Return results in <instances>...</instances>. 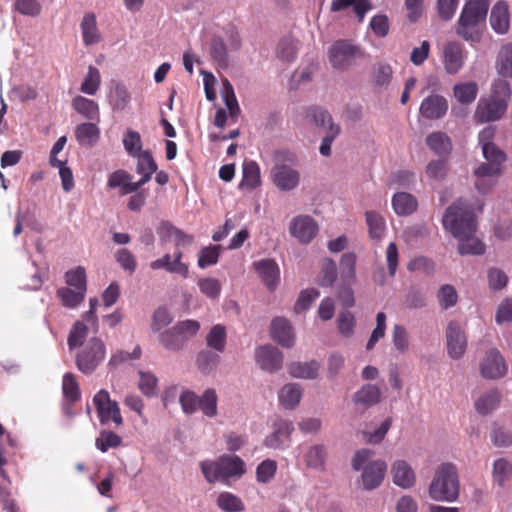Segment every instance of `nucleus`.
<instances>
[{
    "label": "nucleus",
    "mask_w": 512,
    "mask_h": 512,
    "mask_svg": "<svg viewBox=\"0 0 512 512\" xmlns=\"http://www.w3.org/2000/svg\"><path fill=\"white\" fill-rule=\"evenodd\" d=\"M115 259L119 265L129 274H133L137 268V262L134 255L126 248L119 249L115 253Z\"/></svg>",
    "instance_id": "62"
},
{
    "label": "nucleus",
    "mask_w": 512,
    "mask_h": 512,
    "mask_svg": "<svg viewBox=\"0 0 512 512\" xmlns=\"http://www.w3.org/2000/svg\"><path fill=\"white\" fill-rule=\"evenodd\" d=\"M374 455L373 450L361 449L357 451L352 459V467L356 471L363 469L361 478L363 487L372 490L380 486L384 480L387 465L383 460H375L367 463Z\"/></svg>",
    "instance_id": "6"
},
{
    "label": "nucleus",
    "mask_w": 512,
    "mask_h": 512,
    "mask_svg": "<svg viewBox=\"0 0 512 512\" xmlns=\"http://www.w3.org/2000/svg\"><path fill=\"white\" fill-rule=\"evenodd\" d=\"M501 395L497 390H491L480 396L475 402V409L481 415L491 413L499 405Z\"/></svg>",
    "instance_id": "38"
},
{
    "label": "nucleus",
    "mask_w": 512,
    "mask_h": 512,
    "mask_svg": "<svg viewBox=\"0 0 512 512\" xmlns=\"http://www.w3.org/2000/svg\"><path fill=\"white\" fill-rule=\"evenodd\" d=\"M386 330V314L384 312H379L376 315V327L371 333V336L367 342L366 349L372 350L375 344L385 336Z\"/></svg>",
    "instance_id": "57"
},
{
    "label": "nucleus",
    "mask_w": 512,
    "mask_h": 512,
    "mask_svg": "<svg viewBox=\"0 0 512 512\" xmlns=\"http://www.w3.org/2000/svg\"><path fill=\"white\" fill-rule=\"evenodd\" d=\"M179 402L186 414H193L199 410L200 397L193 391L185 390L181 393Z\"/></svg>",
    "instance_id": "58"
},
{
    "label": "nucleus",
    "mask_w": 512,
    "mask_h": 512,
    "mask_svg": "<svg viewBox=\"0 0 512 512\" xmlns=\"http://www.w3.org/2000/svg\"><path fill=\"white\" fill-rule=\"evenodd\" d=\"M132 175L125 170H117L111 173L108 177L107 185L110 188H120L121 195L131 194L132 192H126V185H131Z\"/></svg>",
    "instance_id": "52"
},
{
    "label": "nucleus",
    "mask_w": 512,
    "mask_h": 512,
    "mask_svg": "<svg viewBox=\"0 0 512 512\" xmlns=\"http://www.w3.org/2000/svg\"><path fill=\"white\" fill-rule=\"evenodd\" d=\"M220 251V245H210L202 248L198 254V266L204 269L215 265L218 262Z\"/></svg>",
    "instance_id": "51"
},
{
    "label": "nucleus",
    "mask_w": 512,
    "mask_h": 512,
    "mask_svg": "<svg viewBox=\"0 0 512 512\" xmlns=\"http://www.w3.org/2000/svg\"><path fill=\"white\" fill-rule=\"evenodd\" d=\"M444 68L449 74H456L464 64V46L459 42H449L444 48Z\"/></svg>",
    "instance_id": "22"
},
{
    "label": "nucleus",
    "mask_w": 512,
    "mask_h": 512,
    "mask_svg": "<svg viewBox=\"0 0 512 512\" xmlns=\"http://www.w3.org/2000/svg\"><path fill=\"white\" fill-rule=\"evenodd\" d=\"M289 231L300 242L309 243L316 236L318 225L312 217L300 215L293 218Z\"/></svg>",
    "instance_id": "18"
},
{
    "label": "nucleus",
    "mask_w": 512,
    "mask_h": 512,
    "mask_svg": "<svg viewBox=\"0 0 512 512\" xmlns=\"http://www.w3.org/2000/svg\"><path fill=\"white\" fill-rule=\"evenodd\" d=\"M217 394L212 388L204 391L200 397L199 410L207 417H215L217 415Z\"/></svg>",
    "instance_id": "44"
},
{
    "label": "nucleus",
    "mask_w": 512,
    "mask_h": 512,
    "mask_svg": "<svg viewBox=\"0 0 512 512\" xmlns=\"http://www.w3.org/2000/svg\"><path fill=\"white\" fill-rule=\"evenodd\" d=\"M80 30L82 34L83 44L92 46L99 44L103 37L97 25V18L94 12L84 14L80 22Z\"/></svg>",
    "instance_id": "23"
},
{
    "label": "nucleus",
    "mask_w": 512,
    "mask_h": 512,
    "mask_svg": "<svg viewBox=\"0 0 512 512\" xmlns=\"http://www.w3.org/2000/svg\"><path fill=\"white\" fill-rule=\"evenodd\" d=\"M138 388L146 397H154L158 394V379L151 372L139 371Z\"/></svg>",
    "instance_id": "46"
},
{
    "label": "nucleus",
    "mask_w": 512,
    "mask_h": 512,
    "mask_svg": "<svg viewBox=\"0 0 512 512\" xmlns=\"http://www.w3.org/2000/svg\"><path fill=\"white\" fill-rule=\"evenodd\" d=\"M368 234L372 240H381L386 232V222L384 217L376 211L365 212Z\"/></svg>",
    "instance_id": "29"
},
{
    "label": "nucleus",
    "mask_w": 512,
    "mask_h": 512,
    "mask_svg": "<svg viewBox=\"0 0 512 512\" xmlns=\"http://www.w3.org/2000/svg\"><path fill=\"white\" fill-rule=\"evenodd\" d=\"M495 132L494 127L488 126L478 136L485 162L480 163L473 174L475 188L482 194L490 192L496 186L504 172V163L507 161V154L493 142Z\"/></svg>",
    "instance_id": "2"
},
{
    "label": "nucleus",
    "mask_w": 512,
    "mask_h": 512,
    "mask_svg": "<svg viewBox=\"0 0 512 512\" xmlns=\"http://www.w3.org/2000/svg\"><path fill=\"white\" fill-rule=\"evenodd\" d=\"M380 398V389L376 385L366 384L354 394L353 401L356 404L370 407L377 404L380 401Z\"/></svg>",
    "instance_id": "32"
},
{
    "label": "nucleus",
    "mask_w": 512,
    "mask_h": 512,
    "mask_svg": "<svg viewBox=\"0 0 512 512\" xmlns=\"http://www.w3.org/2000/svg\"><path fill=\"white\" fill-rule=\"evenodd\" d=\"M122 439L116 433L109 430H102L95 440L97 449L105 453L110 448H117L121 445Z\"/></svg>",
    "instance_id": "47"
},
{
    "label": "nucleus",
    "mask_w": 512,
    "mask_h": 512,
    "mask_svg": "<svg viewBox=\"0 0 512 512\" xmlns=\"http://www.w3.org/2000/svg\"><path fill=\"white\" fill-rule=\"evenodd\" d=\"M261 183L260 168L255 161L245 162L243 165V179L241 186L254 189Z\"/></svg>",
    "instance_id": "41"
},
{
    "label": "nucleus",
    "mask_w": 512,
    "mask_h": 512,
    "mask_svg": "<svg viewBox=\"0 0 512 512\" xmlns=\"http://www.w3.org/2000/svg\"><path fill=\"white\" fill-rule=\"evenodd\" d=\"M14 6L20 14L31 17L38 16L42 10L37 0H16Z\"/></svg>",
    "instance_id": "63"
},
{
    "label": "nucleus",
    "mask_w": 512,
    "mask_h": 512,
    "mask_svg": "<svg viewBox=\"0 0 512 512\" xmlns=\"http://www.w3.org/2000/svg\"><path fill=\"white\" fill-rule=\"evenodd\" d=\"M288 370L293 377L314 379L318 375L319 363L315 360L310 362H293L289 364Z\"/></svg>",
    "instance_id": "33"
},
{
    "label": "nucleus",
    "mask_w": 512,
    "mask_h": 512,
    "mask_svg": "<svg viewBox=\"0 0 512 512\" xmlns=\"http://www.w3.org/2000/svg\"><path fill=\"white\" fill-rule=\"evenodd\" d=\"M87 334H88V328L87 326L80 322V321H77L70 333H69V336H68V347L70 350H73L75 349L76 347H79L80 345H82L84 339L87 337Z\"/></svg>",
    "instance_id": "56"
},
{
    "label": "nucleus",
    "mask_w": 512,
    "mask_h": 512,
    "mask_svg": "<svg viewBox=\"0 0 512 512\" xmlns=\"http://www.w3.org/2000/svg\"><path fill=\"white\" fill-rule=\"evenodd\" d=\"M393 482L397 486L407 489L415 484V473L411 466L404 460H397L392 465Z\"/></svg>",
    "instance_id": "25"
},
{
    "label": "nucleus",
    "mask_w": 512,
    "mask_h": 512,
    "mask_svg": "<svg viewBox=\"0 0 512 512\" xmlns=\"http://www.w3.org/2000/svg\"><path fill=\"white\" fill-rule=\"evenodd\" d=\"M438 301L443 309H448L456 305L458 300V294L456 289L451 285H443L438 292Z\"/></svg>",
    "instance_id": "60"
},
{
    "label": "nucleus",
    "mask_w": 512,
    "mask_h": 512,
    "mask_svg": "<svg viewBox=\"0 0 512 512\" xmlns=\"http://www.w3.org/2000/svg\"><path fill=\"white\" fill-rule=\"evenodd\" d=\"M106 354L104 343L98 338H91L77 354L78 369L85 374L92 373L104 360Z\"/></svg>",
    "instance_id": "9"
},
{
    "label": "nucleus",
    "mask_w": 512,
    "mask_h": 512,
    "mask_svg": "<svg viewBox=\"0 0 512 512\" xmlns=\"http://www.w3.org/2000/svg\"><path fill=\"white\" fill-rule=\"evenodd\" d=\"M201 471L209 483L241 477L246 469L245 462L237 455H222L217 461H203Z\"/></svg>",
    "instance_id": "7"
},
{
    "label": "nucleus",
    "mask_w": 512,
    "mask_h": 512,
    "mask_svg": "<svg viewBox=\"0 0 512 512\" xmlns=\"http://www.w3.org/2000/svg\"><path fill=\"white\" fill-rule=\"evenodd\" d=\"M227 333L225 326L214 325L206 336V344L212 350L222 353L226 346Z\"/></svg>",
    "instance_id": "36"
},
{
    "label": "nucleus",
    "mask_w": 512,
    "mask_h": 512,
    "mask_svg": "<svg viewBox=\"0 0 512 512\" xmlns=\"http://www.w3.org/2000/svg\"><path fill=\"white\" fill-rule=\"evenodd\" d=\"M73 109L89 120H94L99 117L98 104L91 99L83 96H76L72 100Z\"/></svg>",
    "instance_id": "34"
},
{
    "label": "nucleus",
    "mask_w": 512,
    "mask_h": 512,
    "mask_svg": "<svg viewBox=\"0 0 512 512\" xmlns=\"http://www.w3.org/2000/svg\"><path fill=\"white\" fill-rule=\"evenodd\" d=\"M445 230L458 239L460 255H482L485 244L476 237L477 222L474 208L464 199H458L450 205L442 218Z\"/></svg>",
    "instance_id": "1"
},
{
    "label": "nucleus",
    "mask_w": 512,
    "mask_h": 512,
    "mask_svg": "<svg viewBox=\"0 0 512 512\" xmlns=\"http://www.w3.org/2000/svg\"><path fill=\"white\" fill-rule=\"evenodd\" d=\"M223 88H224V102L226 107L229 110V114L231 117H235L240 113V108L238 105V101L236 99L234 89L232 84L227 80H223Z\"/></svg>",
    "instance_id": "59"
},
{
    "label": "nucleus",
    "mask_w": 512,
    "mask_h": 512,
    "mask_svg": "<svg viewBox=\"0 0 512 512\" xmlns=\"http://www.w3.org/2000/svg\"><path fill=\"white\" fill-rule=\"evenodd\" d=\"M453 94L459 103L471 104L477 97L478 85L473 81L456 84L453 88Z\"/></svg>",
    "instance_id": "37"
},
{
    "label": "nucleus",
    "mask_w": 512,
    "mask_h": 512,
    "mask_svg": "<svg viewBox=\"0 0 512 512\" xmlns=\"http://www.w3.org/2000/svg\"><path fill=\"white\" fill-rule=\"evenodd\" d=\"M326 459V451L323 445H314L305 454V463L308 467L322 469Z\"/></svg>",
    "instance_id": "50"
},
{
    "label": "nucleus",
    "mask_w": 512,
    "mask_h": 512,
    "mask_svg": "<svg viewBox=\"0 0 512 512\" xmlns=\"http://www.w3.org/2000/svg\"><path fill=\"white\" fill-rule=\"evenodd\" d=\"M62 391L65 399L70 403L80 399L79 385L72 373H66L63 376Z\"/></svg>",
    "instance_id": "48"
},
{
    "label": "nucleus",
    "mask_w": 512,
    "mask_h": 512,
    "mask_svg": "<svg viewBox=\"0 0 512 512\" xmlns=\"http://www.w3.org/2000/svg\"><path fill=\"white\" fill-rule=\"evenodd\" d=\"M392 206L397 215L406 216L417 209L418 203L413 195L407 192H399L393 196Z\"/></svg>",
    "instance_id": "28"
},
{
    "label": "nucleus",
    "mask_w": 512,
    "mask_h": 512,
    "mask_svg": "<svg viewBox=\"0 0 512 512\" xmlns=\"http://www.w3.org/2000/svg\"><path fill=\"white\" fill-rule=\"evenodd\" d=\"M101 74L98 68L90 65L80 86V91L87 95H95L101 86Z\"/></svg>",
    "instance_id": "39"
},
{
    "label": "nucleus",
    "mask_w": 512,
    "mask_h": 512,
    "mask_svg": "<svg viewBox=\"0 0 512 512\" xmlns=\"http://www.w3.org/2000/svg\"><path fill=\"white\" fill-rule=\"evenodd\" d=\"M357 52V47L340 40L330 48L329 59L334 68L344 70L351 65Z\"/></svg>",
    "instance_id": "16"
},
{
    "label": "nucleus",
    "mask_w": 512,
    "mask_h": 512,
    "mask_svg": "<svg viewBox=\"0 0 512 512\" xmlns=\"http://www.w3.org/2000/svg\"><path fill=\"white\" fill-rule=\"evenodd\" d=\"M490 25L492 29L498 34H505L509 30L510 16L508 5L503 2H497L490 14Z\"/></svg>",
    "instance_id": "24"
},
{
    "label": "nucleus",
    "mask_w": 512,
    "mask_h": 512,
    "mask_svg": "<svg viewBox=\"0 0 512 512\" xmlns=\"http://www.w3.org/2000/svg\"><path fill=\"white\" fill-rule=\"evenodd\" d=\"M277 472V463L272 459L263 460L256 468V480L261 484L269 483Z\"/></svg>",
    "instance_id": "53"
},
{
    "label": "nucleus",
    "mask_w": 512,
    "mask_h": 512,
    "mask_svg": "<svg viewBox=\"0 0 512 512\" xmlns=\"http://www.w3.org/2000/svg\"><path fill=\"white\" fill-rule=\"evenodd\" d=\"M492 476L499 486H503L512 477V464L505 458L495 460Z\"/></svg>",
    "instance_id": "42"
},
{
    "label": "nucleus",
    "mask_w": 512,
    "mask_h": 512,
    "mask_svg": "<svg viewBox=\"0 0 512 512\" xmlns=\"http://www.w3.org/2000/svg\"><path fill=\"white\" fill-rule=\"evenodd\" d=\"M497 69L500 75L512 77V44H507L500 50Z\"/></svg>",
    "instance_id": "49"
},
{
    "label": "nucleus",
    "mask_w": 512,
    "mask_h": 512,
    "mask_svg": "<svg viewBox=\"0 0 512 512\" xmlns=\"http://www.w3.org/2000/svg\"><path fill=\"white\" fill-rule=\"evenodd\" d=\"M357 256L353 252L344 253L339 262L341 286H352L356 283Z\"/></svg>",
    "instance_id": "26"
},
{
    "label": "nucleus",
    "mask_w": 512,
    "mask_h": 512,
    "mask_svg": "<svg viewBox=\"0 0 512 512\" xmlns=\"http://www.w3.org/2000/svg\"><path fill=\"white\" fill-rule=\"evenodd\" d=\"M86 292L78 291L70 287H61L57 290V296L63 306L67 308H76L85 298Z\"/></svg>",
    "instance_id": "40"
},
{
    "label": "nucleus",
    "mask_w": 512,
    "mask_h": 512,
    "mask_svg": "<svg viewBox=\"0 0 512 512\" xmlns=\"http://www.w3.org/2000/svg\"><path fill=\"white\" fill-rule=\"evenodd\" d=\"M255 359L257 365L262 370L269 373L280 370L283 365L282 352L272 345H263L257 348L255 351Z\"/></svg>",
    "instance_id": "15"
},
{
    "label": "nucleus",
    "mask_w": 512,
    "mask_h": 512,
    "mask_svg": "<svg viewBox=\"0 0 512 512\" xmlns=\"http://www.w3.org/2000/svg\"><path fill=\"white\" fill-rule=\"evenodd\" d=\"M123 145L127 153L136 157L142 151L141 136L137 131L128 130L123 138Z\"/></svg>",
    "instance_id": "55"
},
{
    "label": "nucleus",
    "mask_w": 512,
    "mask_h": 512,
    "mask_svg": "<svg viewBox=\"0 0 512 512\" xmlns=\"http://www.w3.org/2000/svg\"><path fill=\"white\" fill-rule=\"evenodd\" d=\"M428 147L437 155L443 156L450 154L452 150L451 140L443 132H433L426 138Z\"/></svg>",
    "instance_id": "31"
},
{
    "label": "nucleus",
    "mask_w": 512,
    "mask_h": 512,
    "mask_svg": "<svg viewBox=\"0 0 512 512\" xmlns=\"http://www.w3.org/2000/svg\"><path fill=\"white\" fill-rule=\"evenodd\" d=\"M302 391L298 384L291 383L282 387L279 392V401L287 409L296 407L301 399Z\"/></svg>",
    "instance_id": "35"
},
{
    "label": "nucleus",
    "mask_w": 512,
    "mask_h": 512,
    "mask_svg": "<svg viewBox=\"0 0 512 512\" xmlns=\"http://www.w3.org/2000/svg\"><path fill=\"white\" fill-rule=\"evenodd\" d=\"M218 507L225 512H242L245 505L242 500L230 492H223L217 498Z\"/></svg>",
    "instance_id": "43"
},
{
    "label": "nucleus",
    "mask_w": 512,
    "mask_h": 512,
    "mask_svg": "<svg viewBox=\"0 0 512 512\" xmlns=\"http://www.w3.org/2000/svg\"><path fill=\"white\" fill-rule=\"evenodd\" d=\"M480 373L486 379H500L507 374V364L497 349H490L480 362Z\"/></svg>",
    "instance_id": "12"
},
{
    "label": "nucleus",
    "mask_w": 512,
    "mask_h": 512,
    "mask_svg": "<svg viewBox=\"0 0 512 512\" xmlns=\"http://www.w3.org/2000/svg\"><path fill=\"white\" fill-rule=\"evenodd\" d=\"M294 430L293 424L289 421H281L277 429L265 439V445L272 449L282 448L290 440Z\"/></svg>",
    "instance_id": "27"
},
{
    "label": "nucleus",
    "mask_w": 512,
    "mask_h": 512,
    "mask_svg": "<svg viewBox=\"0 0 512 512\" xmlns=\"http://www.w3.org/2000/svg\"><path fill=\"white\" fill-rule=\"evenodd\" d=\"M253 268L267 289L274 291L280 280L278 264L273 259H261L253 263Z\"/></svg>",
    "instance_id": "19"
},
{
    "label": "nucleus",
    "mask_w": 512,
    "mask_h": 512,
    "mask_svg": "<svg viewBox=\"0 0 512 512\" xmlns=\"http://www.w3.org/2000/svg\"><path fill=\"white\" fill-rule=\"evenodd\" d=\"M162 230L167 238L174 240L176 250L173 253V259L169 253H166L163 257L152 261L150 263L151 269H164L169 273L187 278L189 275V265L182 261L183 252L180 247L191 245L194 242L193 235L186 234L184 231L168 222L163 223Z\"/></svg>",
    "instance_id": "3"
},
{
    "label": "nucleus",
    "mask_w": 512,
    "mask_h": 512,
    "mask_svg": "<svg viewBox=\"0 0 512 512\" xmlns=\"http://www.w3.org/2000/svg\"><path fill=\"white\" fill-rule=\"evenodd\" d=\"M459 0H436L438 16L443 21L451 20L457 10Z\"/></svg>",
    "instance_id": "61"
},
{
    "label": "nucleus",
    "mask_w": 512,
    "mask_h": 512,
    "mask_svg": "<svg viewBox=\"0 0 512 512\" xmlns=\"http://www.w3.org/2000/svg\"><path fill=\"white\" fill-rule=\"evenodd\" d=\"M489 0H466L456 25V34L468 42H479L480 26L486 22Z\"/></svg>",
    "instance_id": "4"
},
{
    "label": "nucleus",
    "mask_w": 512,
    "mask_h": 512,
    "mask_svg": "<svg viewBox=\"0 0 512 512\" xmlns=\"http://www.w3.org/2000/svg\"><path fill=\"white\" fill-rule=\"evenodd\" d=\"M65 280L66 284L70 288H74L82 292L87 291L86 271L83 267L78 266L73 270L67 271L65 274Z\"/></svg>",
    "instance_id": "45"
},
{
    "label": "nucleus",
    "mask_w": 512,
    "mask_h": 512,
    "mask_svg": "<svg viewBox=\"0 0 512 512\" xmlns=\"http://www.w3.org/2000/svg\"><path fill=\"white\" fill-rule=\"evenodd\" d=\"M199 329L200 323L196 320L181 321L162 332L159 335V341L165 349L179 351L183 349L189 339L198 333Z\"/></svg>",
    "instance_id": "8"
},
{
    "label": "nucleus",
    "mask_w": 512,
    "mask_h": 512,
    "mask_svg": "<svg viewBox=\"0 0 512 512\" xmlns=\"http://www.w3.org/2000/svg\"><path fill=\"white\" fill-rule=\"evenodd\" d=\"M448 110L447 100L438 94H432L424 98L421 102L419 113L428 120H436L442 118Z\"/></svg>",
    "instance_id": "20"
},
{
    "label": "nucleus",
    "mask_w": 512,
    "mask_h": 512,
    "mask_svg": "<svg viewBox=\"0 0 512 512\" xmlns=\"http://www.w3.org/2000/svg\"><path fill=\"white\" fill-rule=\"evenodd\" d=\"M308 115L312 117L313 121L317 126L327 127V134L322 139L320 145V153L323 156H330L331 145L335 138L340 133V127L332 122V118L329 113L321 108L312 107L308 110Z\"/></svg>",
    "instance_id": "11"
},
{
    "label": "nucleus",
    "mask_w": 512,
    "mask_h": 512,
    "mask_svg": "<svg viewBox=\"0 0 512 512\" xmlns=\"http://www.w3.org/2000/svg\"><path fill=\"white\" fill-rule=\"evenodd\" d=\"M429 495L436 501L453 502L459 496V480L456 467L451 463L441 464L429 486Z\"/></svg>",
    "instance_id": "5"
},
{
    "label": "nucleus",
    "mask_w": 512,
    "mask_h": 512,
    "mask_svg": "<svg viewBox=\"0 0 512 512\" xmlns=\"http://www.w3.org/2000/svg\"><path fill=\"white\" fill-rule=\"evenodd\" d=\"M507 106L503 100L481 98L475 111V119L480 123L497 121L503 117Z\"/></svg>",
    "instance_id": "13"
},
{
    "label": "nucleus",
    "mask_w": 512,
    "mask_h": 512,
    "mask_svg": "<svg viewBox=\"0 0 512 512\" xmlns=\"http://www.w3.org/2000/svg\"><path fill=\"white\" fill-rule=\"evenodd\" d=\"M100 129L94 123H82L75 129V138L80 145L93 146L99 139Z\"/></svg>",
    "instance_id": "30"
},
{
    "label": "nucleus",
    "mask_w": 512,
    "mask_h": 512,
    "mask_svg": "<svg viewBox=\"0 0 512 512\" xmlns=\"http://www.w3.org/2000/svg\"><path fill=\"white\" fill-rule=\"evenodd\" d=\"M273 184L281 191L294 190L300 183V173L286 164H276L271 170Z\"/></svg>",
    "instance_id": "14"
},
{
    "label": "nucleus",
    "mask_w": 512,
    "mask_h": 512,
    "mask_svg": "<svg viewBox=\"0 0 512 512\" xmlns=\"http://www.w3.org/2000/svg\"><path fill=\"white\" fill-rule=\"evenodd\" d=\"M319 296V291L314 288L303 290L295 303L294 310L297 313L307 310Z\"/></svg>",
    "instance_id": "64"
},
{
    "label": "nucleus",
    "mask_w": 512,
    "mask_h": 512,
    "mask_svg": "<svg viewBox=\"0 0 512 512\" xmlns=\"http://www.w3.org/2000/svg\"><path fill=\"white\" fill-rule=\"evenodd\" d=\"M98 418L101 424L105 425L112 421L115 425L123 424L119 405L116 401L111 400L107 390L101 389L93 397Z\"/></svg>",
    "instance_id": "10"
},
{
    "label": "nucleus",
    "mask_w": 512,
    "mask_h": 512,
    "mask_svg": "<svg viewBox=\"0 0 512 512\" xmlns=\"http://www.w3.org/2000/svg\"><path fill=\"white\" fill-rule=\"evenodd\" d=\"M271 337L283 347L290 348L294 345L295 335L290 322L282 317H276L271 323Z\"/></svg>",
    "instance_id": "21"
},
{
    "label": "nucleus",
    "mask_w": 512,
    "mask_h": 512,
    "mask_svg": "<svg viewBox=\"0 0 512 512\" xmlns=\"http://www.w3.org/2000/svg\"><path fill=\"white\" fill-rule=\"evenodd\" d=\"M198 286L202 294L210 299H217L221 292V283L212 277L200 278Z\"/></svg>",
    "instance_id": "54"
},
{
    "label": "nucleus",
    "mask_w": 512,
    "mask_h": 512,
    "mask_svg": "<svg viewBox=\"0 0 512 512\" xmlns=\"http://www.w3.org/2000/svg\"><path fill=\"white\" fill-rule=\"evenodd\" d=\"M448 354L453 359L461 358L467 347V338L457 322H450L446 329Z\"/></svg>",
    "instance_id": "17"
}]
</instances>
